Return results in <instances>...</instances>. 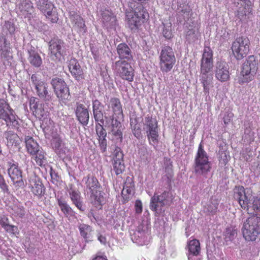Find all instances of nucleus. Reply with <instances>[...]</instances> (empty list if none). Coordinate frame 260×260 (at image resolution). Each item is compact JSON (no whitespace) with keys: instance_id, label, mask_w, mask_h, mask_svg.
<instances>
[{"instance_id":"32","label":"nucleus","mask_w":260,"mask_h":260,"mask_svg":"<svg viewBox=\"0 0 260 260\" xmlns=\"http://www.w3.org/2000/svg\"><path fill=\"white\" fill-rule=\"evenodd\" d=\"M25 142L27 151L30 155L35 154V152L41 150L39 144L32 137L29 136H25Z\"/></svg>"},{"instance_id":"6","label":"nucleus","mask_w":260,"mask_h":260,"mask_svg":"<svg viewBox=\"0 0 260 260\" xmlns=\"http://www.w3.org/2000/svg\"><path fill=\"white\" fill-rule=\"evenodd\" d=\"M250 41L246 36L237 37L233 42L231 50L234 57L238 60L245 57L250 51Z\"/></svg>"},{"instance_id":"19","label":"nucleus","mask_w":260,"mask_h":260,"mask_svg":"<svg viewBox=\"0 0 260 260\" xmlns=\"http://www.w3.org/2000/svg\"><path fill=\"white\" fill-rule=\"evenodd\" d=\"M30 109L33 114L40 120L45 119L47 115V111L44 109V104L40 103L39 100L31 97L29 100Z\"/></svg>"},{"instance_id":"48","label":"nucleus","mask_w":260,"mask_h":260,"mask_svg":"<svg viewBox=\"0 0 260 260\" xmlns=\"http://www.w3.org/2000/svg\"><path fill=\"white\" fill-rule=\"evenodd\" d=\"M131 125L132 127L134 135L137 138H140L141 136V129L139 125L136 123L133 126L132 122H131Z\"/></svg>"},{"instance_id":"2","label":"nucleus","mask_w":260,"mask_h":260,"mask_svg":"<svg viewBox=\"0 0 260 260\" xmlns=\"http://www.w3.org/2000/svg\"><path fill=\"white\" fill-rule=\"evenodd\" d=\"M258 60L254 55L249 56L241 67L240 76L238 82L243 85L252 81L258 69Z\"/></svg>"},{"instance_id":"9","label":"nucleus","mask_w":260,"mask_h":260,"mask_svg":"<svg viewBox=\"0 0 260 260\" xmlns=\"http://www.w3.org/2000/svg\"><path fill=\"white\" fill-rule=\"evenodd\" d=\"M54 92L60 103L67 104L70 100L71 94L68 86L63 79L55 77L51 81Z\"/></svg>"},{"instance_id":"22","label":"nucleus","mask_w":260,"mask_h":260,"mask_svg":"<svg viewBox=\"0 0 260 260\" xmlns=\"http://www.w3.org/2000/svg\"><path fill=\"white\" fill-rule=\"evenodd\" d=\"M215 77L221 82L228 81L230 78L229 66L224 62H218L215 71Z\"/></svg>"},{"instance_id":"3","label":"nucleus","mask_w":260,"mask_h":260,"mask_svg":"<svg viewBox=\"0 0 260 260\" xmlns=\"http://www.w3.org/2000/svg\"><path fill=\"white\" fill-rule=\"evenodd\" d=\"M241 231L245 241H255L260 235V217L252 215L248 217L244 222Z\"/></svg>"},{"instance_id":"55","label":"nucleus","mask_w":260,"mask_h":260,"mask_svg":"<svg viewBox=\"0 0 260 260\" xmlns=\"http://www.w3.org/2000/svg\"><path fill=\"white\" fill-rule=\"evenodd\" d=\"M9 219L5 216L0 217V225L4 228L8 225Z\"/></svg>"},{"instance_id":"37","label":"nucleus","mask_w":260,"mask_h":260,"mask_svg":"<svg viewBox=\"0 0 260 260\" xmlns=\"http://www.w3.org/2000/svg\"><path fill=\"white\" fill-rule=\"evenodd\" d=\"M31 155L32 156L31 158L35 161L37 165L41 167L45 166L46 163V157L44 151L41 150Z\"/></svg>"},{"instance_id":"8","label":"nucleus","mask_w":260,"mask_h":260,"mask_svg":"<svg viewBox=\"0 0 260 260\" xmlns=\"http://www.w3.org/2000/svg\"><path fill=\"white\" fill-rule=\"evenodd\" d=\"M159 66L162 73L171 71L176 63V57L173 49L169 46L164 47L160 52L159 56Z\"/></svg>"},{"instance_id":"60","label":"nucleus","mask_w":260,"mask_h":260,"mask_svg":"<svg viewBox=\"0 0 260 260\" xmlns=\"http://www.w3.org/2000/svg\"><path fill=\"white\" fill-rule=\"evenodd\" d=\"M102 19L103 21L108 22L111 20V17L109 15H106V14H103L102 15Z\"/></svg>"},{"instance_id":"15","label":"nucleus","mask_w":260,"mask_h":260,"mask_svg":"<svg viewBox=\"0 0 260 260\" xmlns=\"http://www.w3.org/2000/svg\"><path fill=\"white\" fill-rule=\"evenodd\" d=\"M169 192L165 191L160 196L154 193L150 200V208L153 211H157L169 203Z\"/></svg>"},{"instance_id":"49","label":"nucleus","mask_w":260,"mask_h":260,"mask_svg":"<svg viewBox=\"0 0 260 260\" xmlns=\"http://www.w3.org/2000/svg\"><path fill=\"white\" fill-rule=\"evenodd\" d=\"M234 114L232 112H226L223 117L224 124L225 125L229 124L232 120Z\"/></svg>"},{"instance_id":"27","label":"nucleus","mask_w":260,"mask_h":260,"mask_svg":"<svg viewBox=\"0 0 260 260\" xmlns=\"http://www.w3.org/2000/svg\"><path fill=\"white\" fill-rule=\"evenodd\" d=\"M77 119L83 125H86L89 121V113L87 109L83 104H78L75 111Z\"/></svg>"},{"instance_id":"43","label":"nucleus","mask_w":260,"mask_h":260,"mask_svg":"<svg viewBox=\"0 0 260 260\" xmlns=\"http://www.w3.org/2000/svg\"><path fill=\"white\" fill-rule=\"evenodd\" d=\"M133 188L130 186H124L121 191L123 203L127 202L132 197Z\"/></svg>"},{"instance_id":"7","label":"nucleus","mask_w":260,"mask_h":260,"mask_svg":"<svg viewBox=\"0 0 260 260\" xmlns=\"http://www.w3.org/2000/svg\"><path fill=\"white\" fill-rule=\"evenodd\" d=\"M0 120L4 121L8 126L18 128L19 125L14 111L4 99H0Z\"/></svg>"},{"instance_id":"38","label":"nucleus","mask_w":260,"mask_h":260,"mask_svg":"<svg viewBox=\"0 0 260 260\" xmlns=\"http://www.w3.org/2000/svg\"><path fill=\"white\" fill-rule=\"evenodd\" d=\"M248 213L255 214L260 212V199L257 197L254 196L248 207Z\"/></svg>"},{"instance_id":"64","label":"nucleus","mask_w":260,"mask_h":260,"mask_svg":"<svg viewBox=\"0 0 260 260\" xmlns=\"http://www.w3.org/2000/svg\"><path fill=\"white\" fill-rule=\"evenodd\" d=\"M20 210H21V211H22V213L21 214V216H22L24 215V208L23 207H21L20 208Z\"/></svg>"},{"instance_id":"46","label":"nucleus","mask_w":260,"mask_h":260,"mask_svg":"<svg viewBox=\"0 0 260 260\" xmlns=\"http://www.w3.org/2000/svg\"><path fill=\"white\" fill-rule=\"evenodd\" d=\"M5 231L10 234L16 235L19 234V230L17 226L8 224L4 229Z\"/></svg>"},{"instance_id":"57","label":"nucleus","mask_w":260,"mask_h":260,"mask_svg":"<svg viewBox=\"0 0 260 260\" xmlns=\"http://www.w3.org/2000/svg\"><path fill=\"white\" fill-rule=\"evenodd\" d=\"M50 174L51 176V179L52 180H54L56 181H57L58 180L59 176L55 172V171L53 170V169L52 168H51V169H50Z\"/></svg>"},{"instance_id":"31","label":"nucleus","mask_w":260,"mask_h":260,"mask_svg":"<svg viewBox=\"0 0 260 260\" xmlns=\"http://www.w3.org/2000/svg\"><path fill=\"white\" fill-rule=\"evenodd\" d=\"M187 248L188 251V256H198L201 252V244L199 240L194 239L187 242Z\"/></svg>"},{"instance_id":"33","label":"nucleus","mask_w":260,"mask_h":260,"mask_svg":"<svg viewBox=\"0 0 260 260\" xmlns=\"http://www.w3.org/2000/svg\"><path fill=\"white\" fill-rule=\"evenodd\" d=\"M79 230L81 236L84 238L86 242L92 240V228L86 224H80L79 225Z\"/></svg>"},{"instance_id":"28","label":"nucleus","mask_w":260,"mask_h":260,"mask_svg":"<svg viewBox=\"0 0 260 260\" xmlns=\"http://www.w3.org/2000/svg\"><path fill=\"white\" fill-rule=\"evenodd\" d=\"M58 205L64 216L69 220L76 218L75 212L67 204V202L61 198L57 199Z\"/></svg>"},{"instance_id":"10","label":"nucleus","mask_w":260,"mask_h":260,"mask_svg":"<svg viewBox=\"0 0 260 260\" xmlns=\"http://www.w3.org/2000/svg\"><path fill=\"white\" fill-rule=\"evenodd\" d=\"M148 139L149 143L154 145L158 142L159 134L158 122L156 118L152 116L147 115L145 118L143 127Z\"/></svg>"},{"instance_id":"1","label":"nucleus","mask_w":260,"mask_h":260,"mask_svg":"<svg viewBox=\"0 0 260 260\" xmlns=\"http://www.w3.org/2000/svg\"><path fill=\"white\" fill-rule=\"evenodd\" d=\"M83 180L85 181L86 188L90 191L91 203L96 209H101L104 197L102 194V187L98 180L95 176L88 175Z\"/></svg>"},{"instance_id":"61","label":"nucleus","mask_w":260,"mask_h":260,"mask_svg":"<svg viewBox=\"0 0 260 260\" xmlns=\"http://www.w3.org/2000/svg\"><path fill=\"white\" fill-rule=\"evenodd\" d=\"M10 43L7 41L6 38H4V46H3V48H10Z\"/></svg>"},{"instance_id":"5","label":"nucleus","mask_w":260,"mask_h":260,"mask_svg":"<svg viewBox=\"0 0 260 260\" xmlns=\"http://www.w3.org/2000/svg\"><path fill=\"white\" fill-rule=\"evenodd\" d=\"M127 24L132 29H136L148 19L149 14L142 5H139L133 11L126 14Z\"/></svg>"},{"instance_id":"21","label":"nucleus","mask_w":260,"mask_h":260,"mask_svg":"<svg viewBox=\"0 0 260 260\" xmlns=\"http://www.w3.org/2000/svg\"><path fill=\"white\" fill-rule=\"evenodd\" d=\"M68 67L73 77L77 81L84 79V74L78 61L75 58H71L69 61Z\"/></svg>"},{"instance_id":"17","label":"nucleus","mask_w":260,"mask_h":260,"mask_svg":"<svg viewBox=\"0 0 260 260\" xmlns=\"http://www.w3.org/2000/svg\"><path fill=\"white\" fill-rule=\"evenodd\" d=\"M8 174L15 186L21 187L23 185L22 171L16 164L9 163Z\"/></svg>"},{"instance_id":"13","label":"nucleus","mask_w":260,"mask_h":260,"mask_svg":"<svg viewBox=\"0 0 260 260\" xmlns=\"http://www.w3.org/2000/svg\"><path fill=\"white\" fill-rule=\"evenodd\" d=\"M120 118H110V124L108 126L109 134L112 136V140L116 143L122 141L123 127L120 122Z\"/></svg>"},{"instance_id":"52","label":"nucleus","mask_w":260,"mask_h":260,"mask_svg":"<svg viewBox=\"0 0 260 260\" xmlns=\"http://www.w3.org/2000/svg\"><path fill=\"white\" fill-rule=\"evenodd\" d=\"M4 27L10 32H14L15 30V25L10 21H5Z\"/></svg>"},{"instance_id":"25","label":"nucleus","mask_w":260,"mask_h":260,"mask_svg":"<svg viewBox=\"0 0 260 260\" xmlns=\"http://www.w3.org/2000/svg\"><path fill=\"white\" fill-rule=\"evenodd\" d=\"M17 9L20 15L26 18L30 17L34 12V8L30 0H21L17 5Z\"/></svg>"},{"instance_id":"44","label":"nucleus","mask_w":260,"mask_h":260,"mask_svg":"<svg viewBox=\"0 0 260 260\" xmlns=\"http://www.w3.org/2000/svg\"><path fill=\"white\" fill-rule=\"evenodd\" d=\"M6 138L8 143L12 145L17 144L19 139L18 136L12 131H9L7 133Z\"/></svg>"},{"instance_id":"54","label":"nucleus","mask_w":260,"mask_h":260,"mask_svg":"<svg viewBox=\"0 0 260 260\" xmlns=\"http://www.w3.org/2000/svg\"><path fill=\"white\" fill-rule=\"evenodd\" d=\"M10 48H2L1 49V56L2 58H7L9 56Z\"/></svg>"},{"instance_id":"41","label":"nucleus","mask_w":260,"mask_h":260,"mask_svg":"<svg viewBox=\"0 0 260 260\" xmlns=\"http://www.w3.org/2000/svg\"><path fill=\"white\" fill-rule=\"evenodd\" d=\"M234 197L239 202V200L242 199L243 197L246 193V189L242 185L235 186L234 190Z\"/></svg>"},{"instance_id":"24","label":"nucleus","mask_w":260,"mask_h":260,"mask_svg":"<svg viewBox=\"0 0 260 260\" xmlns=\"http://www.w3.org/2000/svg\"><path fill=\"white\" fill-rule=\"evenodd\" d=\"M95 131L96 135L98 137L99 147L102 153L107 151V141L106 139L107 137V133L103 125L100 123H98L95 125Z\"/></svg>"},{"instance_id":"47","label":"nucleus","mask_w":260,"mask_h":260,"mask_svg":"<svg viewBox=\"0 0 260 260\" xmlns=\"http://www.w3.org/2000/svg\"><path fill=\"white\" fill-rule=\"evenodd\" d=\"M31 81L35 88L44 82V81L41 80L39 75L35 74L31 75Z\"/></svg>"},{"instance_id":"34","label":"nucleus","mask_w":260,"mask_h":260,"mask_svg":"<svg viewBox=\"0 0 260 260\" xmlns=\"http://www.w3.org/2000/svg\"><path fill=\"white\" fill-rule=\"evenodd\" d=\"M37 95L40 98L45 101H49L51 100V95L48 91L47 84L45 82L35 88Z\"/></svg>"},{"instance_id":"53","label":"nucleus","mask_w":260,"mask_h":260,"mask_svg":"<svg viewBox=\"0 0 260 260\" xmlns=\"http://www.w3.org/2000/svg\"><path fill=\"white\" fill-rule=\"evenodd\" d=\"M93 113L94 119L96 121H102L103 120V115L101 110H93Z\"/></svg>"},{"instance_id":"42","label":"nucleus","mask_w":260,"mask_h":260,"mask_svg":"<svg viewBox=\"0 0 260 260\" xmlns=\"http://www.w3.org/2000/svg\"><path fill=\"white\" fill-rule=\"evenodd\" d=\"M113 171L116 175L121 174L125 170L123 160H115L113 162Z\"/></svg>"},{"instance_id":"51","label":"nucleus","mask_w":260,"mask_h":260,"mask_svg":"<svg viewBox=\"0 0 260 260\" xmlns=\"http://www.w3.org/2000/svg\"><path fill=\"white\" fill-rule=\"evenodd\" d=\"M135 209L136 213L137 214H140L142 212L143 206L142 202L140 200H137L136 201L135 203Z\"/></svg>"},{"instance_id":"58","label":"nucleus","mask_w":260,"mask_h":260,"mask_svg":"<svg viewBox=\"0 0 260 260\" xmlns=\"http://www.w3.org/2000/svg\"><path fill=\"white\" fill-rule=\"evenodd\" d=\"M91 53L94 59H97L99 57V52L93 48H91Z\"/></svg>"},{"instance_id":"59","label":"nucleus","mask_w":260,"mask_h":260,"mask_svg":"<svg viewBox=\"0 0 260 260\" xmlns=\"http://www.w3.org/2000/svg\"><path fill=\"white\" fill-rule=\"evenodd\" d=\"M98 240L102 244H105L106 243V241H107L106 238L103 235H99L98 236Z\"/></svg>"},{"instance_id":"18","label":"nucleus","mask_w":260,"mask_h":260,"mask_svg":"<svg viewBox=\"0 0 260 260\" xmlns=\"http://www.w3.org/2000/svg\"><path fill=\"white\" fill-rule=\"evenodd\" d=\"M109 110L112 112L110 118L123 119L124 114L120 100L118 98H111L108 105Z\"/></svg>"},{"instance_id":"40","label":"nucleus","mask_w":260,"mask_h":260,"mask_svg":"<svg viewBox=\"0 0 260 260\" xmlns=\"http://www.w3.org/2000/svg\"><path fill=\"white\" fill-rule=\"evenodd\" d=\"M163 28L162 33L163 36L167 39H170L173 38V35L172 32V23L168 21L165 23H163Z\"/></svg>"},{"instance_id":"11","label":"nucleus","mask_w":260,"mask_h":260,"mask_svg":"<svg viewBox=\"0 0 260 260\" xmlns=\"http://www.w3.org/2000/svg\"><path fill=\"white\" fill-rule=\"evenodd\" d=\"M114 70L116 76L122 80L128 82L134 81V69L128 61L121 60L116 61L115 62Z\"/></svg>"},{"instance_id":"14","label":"nucleus","mask_w":260,"mask_h":260,"mask_svg":"<svg viewBox=\"0 0 260 260\" xmlns=\"http://www.w3.org/2000/svg\"><path fill=\"white\" fill-rule=\"evenodd\" d=\"M213 67V51L210 47H206L201 59V73H211Z\"/></svg>"},{"instance_id":"16","label":"nucleus","mask_w":260,"mask_h":260,"mask_svg":"<svg viewBox=\"0 0 260 260\" xmlns=\"http://www.w3.org/2000/svg\"><path fill=\"white\" fill-rule=\"evenodd\" d=\"M37 6L38 9L50 20L52 23L57 22L58 18L57 14H52L53 4L49 0H39Z\"/></svg>"},{"instance_id":"36","label":"nucleus","mask_w":260,"mask_h":260,"mask_svg":"<svg viewBox=\"0 0 260 260\" xmlns=\"http://www.w3.org/2000/svg\"><path fill=\"white\" fill-rule=\"evenodd\" d=\"M254 197L252 194L251 191L250 192L247 191L242 199L239 200L238 203L242 209L248 211V207L250 206Z\"/></svg>"},{"instance_id":"56","label":"nucleus","mask_w":260,"mask_h":260,"mask_svg":"<svg viewBox=\"0 0 260 260\" xmlns=\"http://www.w3.org/2000/svg\"><path fill=\"white\" fill-rule=\"evenodd\" d=\"M101 107V103L99 100H95L93 101V102H92L93 111V110H94V111L100 110Z\"/></svg>"},{"instance_id":"63","label":"nucleus","mask_w":260,"mask_h":260,"mask_svg":"<svg viewBox=\"0 0 260 260\" xmlns=\"http://www.w3.org/2000/svg\"><path fill=\"white\" fill-rule=\"evenodd\" d=\"M218 208V204H216L214 206V209H210V207H209L208 208V211L209 212H210L211 213H215L216 211V210Z\"/></svg>"},{"instance_id":"45","label":"nucleus","mask_w":260,"mask_h":260,"mask_svg":"<svg viewBox=\"0 0 260 260\" xmlns=\"http://www.w3.org/2000/svg\"><path fill=\"white\" fill-rule=\"evenodd\" d=\"M113 160L121 161L123 160V154L120 147H116L113 152Z\"/></svg>"},{"instance_id":"35","label":"nucleus","mask_w":260,"mask_h":260,"mask_svg":"<svg viewBox=\"0 0 260 260\" xmlns=\"http://www.w3.org/2000/svg\"><path fill=\"white\" fill-rule=\"evenodd\" d=\"M28 53V60L30 63L35 67H40L42 63V60L39 53L34 50L29 51Z\"/></svg>"},{"instance_id":"30","label":"nucleus","mask_w":260,"mask_h":260,"mask_svg":"<svg viewBox=\"0 0 260 260\" xmlns=\"http://www.w3.org/2000/svg\"><path fill=\"white\" fill-rule=\"evenodd\" d=\"M69 193L73 204L80 211H83L84 209L81 200V193L79 190L71 187L69 190Z\"/></svg>"},{"instance_id":"62","label":"nucleus","mask_w":260,"mask_h":260,"mask_svg":"<svg viewBox=\"0 0 260 260\" xmlns=\"http://www.w3.org/2000/svg\"><path fill=\"white\" fill-rule=\"evenodd\" d=\"M92 260H108L106 256H96Z\"/></svg>"},{"instance_id":"20","label":"nucleus","mask_w":260,"mask_h":260,"mask_svg":"<svg viewBox=\"0 0 260 260\" xmlns=\"http://www.w3.org/2000/svg\"><path fill=\"white\" fill-rule=\"evenodd\" d=\"M69 18L73 27L79 32L85 33L87 28L83 18L76 11H71L69 13Z\"/></svg>"},{"instance_id":"39","label":"nucleus","mask_w":260,"mask_h":260,"mask_svg":"<svg viewBox=\"0 0 260 260\" xmlns=\"http://www.w3.org/2000/svg\"><path fill=\"white\" fill-rule=\"evenodd\" d=\"M237 231L236 226L230 225L227 227L224 232L225 239L230 241H233L237 237Z\"/></svg>"},{"instance_id":"29","label":"nucleus","mask_w":260,"mask_h":260,"mask_svg":"<svg viewBox=\"0 0 260 260\" xmlns=\"http://www.w3.org/2000/svg\"><path fill=\"white\" fill-rule=\"evenodd\" d=\"M213 75L212 73H201L200 80L202 84L204 92L209 94L211 88L213 87Z\"/></svg>"},{"instance_id":"50","label":"nucleus","mask_w":260,"mask_h":260,"mask_svg":"<svg viewBox=\"0 0 260 260\" xmlns=\"http://www.w3.org/2000/svg\"><path fill=\"white\" fill-rule=\"evenodd\" d=\"M186 37L188 40H195L197 39L196 30L194 28L189 29L186 32Z\"/></svg>"},{"instance_id":"26","label":"nucleus","mask_w":260,"mask_h":260,"mask_svg":"<svg viewBox=\"0 0 260 260\" xmlns=\"http://www.w3.org/2000/svg\"><path fill=\"white\" fill-rule=\"evenodd\" d=\"M116 50L120 60H126V61L133 60V56L132 51L126 44L124 43H120L118 45Z\"/></svg>"},{"instance_id":"23","label":"nucleus","mask_w":260,"mask_h":260,"mask_svg":"<svg viewBox=\"0 0 260 260\" xmlns=\"http://www.w3.org/2000/svg\"><path fill=\"white\" fill-rule=\"evenodd\" d=\"M63 46V42L58 38L51 40L49 44V50L50 56L53 58L59 59L62 56L61 50Z\"/></svg>"},{"instance_id":"12","label":"nucleus","mask_w":260,"mask_h":260,"mask_svg":"<svg viewBox=\"0 0 260 260\" xmlns=\"http://www.w3.org/2000/svg\"><path fill=\"white\" fill-rule=\"evenodd\" d=\"M27 186L29 192L38 199H40L44 196L46 188L38 176H30L28 180Z\"/></svg>"},{"instance_id":"4","label":"nucleus","mask_w":260,"mask_h":260,"mask_svg":"<svg viewBox=\"0 0 260 260\" xmlns=\"http://www.w3.org/2000/svg\"><path fill=\"white\" fill-rule=\"evenodd\" d=\"M211 169V164L209 160V156L205 151L201 143L194 160V169L196 174L206 175Z\"/></svg>"}]
</instances>
